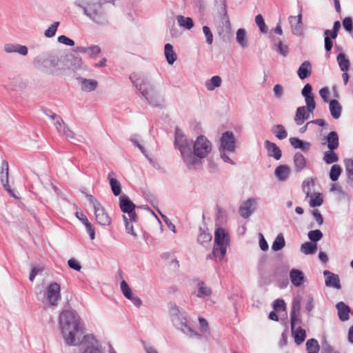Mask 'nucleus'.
<instances>
[{
	"mask_svg": "<svg viewBox=\"0 0 353 353\" xmlns=\"http://www.w3.org/2000/svg\"><path fill=\"white\" fill-rule=\"evenodd\" d=\"M59 324L65 342L75 345V337L81 330V318L76 311L66 310L59 314Z\"/></svg>",
	"mask_w": 353,
	"mask_h": 353,
	"instance_id": "obj_1",
	"label": "nucleus"
},
{
	"mask_svg": "<svg viewBox=\"0 0 353 353\" xmlns=\"http://www.w3.org/2000/svg\"><path fill=\"white\" fill-rule=\"evenodd\" d=\"M129 78L133 85L151 106L161 107L163 99L157 92L154 85L146 79H141L135 73H132Z\"/></svg>",
	"mask_w": 353,
	"mask_h": 353,
	"instance_id": "obj_2",
	"label": "nucleus"
},
{
	"mask_svg": "<svg viewBox=\"0 0 353 353\" xmlns=\"http://www.w3.org/2000/svg\"><path fill=\"white\" fill-rule=\"evenodd\" d=\"M74 4L83 11L84 15L96 24L105 26L109 23L107 14L100 3L88 0H76Z\"/></svg>",
	"mask_w": 353,
	"mask_h": 353,
	"instance_id": "obj_3",
	"label": "nucleus"
},
{
	"mask_svg": "<svg viewBox=\"0 0 353 353\" xmlns=\"http://www.w3.org/2000/svg\"><path fill=\"white\" fill-rule=\"evenodd\" d=\"M174 145L180 150L182 159L189 169L200 162L199 159L192 154L194 145L192 140L188 139L179 128L175 129Z\"/></svg>",
	"mask_w": 353,
	"mask_h": 353,
	"instance_id": "obj_4",
	"label": "nucleus"
},
{
	"mask_svg": "<svg viewBox=\"0 0 353 353\" xmlns=\"http://www.w3.org/2000/svg\"><path fill=\"white\" fill-rule=\"evenodd\" d=\"M61 62L59 56L54 52H43L37 55L32 61L34 66L45 72L53 74Z\"/></svg>",
	"mask_w": 353,
	"mask_h": 353,
	"instance_id": "obj_5",
	"label": "nucleus"
},
{
	"mask_svg": "<svg viewBox=\"0 0 353 353\" xmlns=\"http://www.w3.org/2000/svg\"><path fill=\"white\" fill-rule=\"evenodd\" d=\"M228 243L229 239L225 230L218 228L214 234V246L212 250L214 256H219L220 259H223L226 254Z\"/></svg>",
	"mask_w": 353,
	"mask_h": 353,
	"instance_id": "obj_6",
	"label": "nucleus"
},
{
	"mask_svg": "<svg viewBox=\"0 0 353 353\" xmlns=\"http://www.w3.org/2000/svg\"><path fill=\"white\" fill-rule=\"evenodd\" d=\"M83 193L85 194L90 203L92 205L98 223L101 225H109L111 223V219L101 204L92 195L83 192Z\"/></svg>",
	"mask_w": 353,
	"mask_h": 353,
	"instance_id": "obj_7",
	"label": "nucleus"
},
{
	"mask_svg": "<svg viewBox=\"0 0 353 353\" xmlns=\"http://www.w3.org/2000/svg\"><path fill=\"white\" fill-rule=\"evenodd\" d=\"M212 151L211 142L203 135L199 136L193 145L192 154L196 159L205 158Z\"/></svg>",
	"mask_w": 353,
	"mask_h": 353,
	"instance_id": "obj_8",
	"label": "nucleus"
},
{
	"mask_svg": "<svg viewBox=\"0 0 353 353\" xmlns=\"http://www.w3.org/2000/svg\"><path fill=\"white\" fill-rule=\"evenodd\" d=\"M119 207L121 210L127 214L128 218L131 222H137L138 216L135 212L136 205L125 195H121L119 197Z\"/></svg>",
	"mask_w": 353,
	"mask_h": 353,
	"instance_id": "obj_9",
	"label": "nucleus"
},
{
	"mask_svg": "<svg viewBox=\"0 0 353 353\" xmlns=\"http://www.w3.org/2000/svg\"><path fill=\"white\" fill-rule=\"evenodd\" d=\"M172 321L174 325L181 330L184 334L190 336V337H196L201 339L202 335L194 332L188 324L187 319L181 314L178 316H174L172 318Z\"/></svg>",
	"mask_w": 353,
	"mask_h": 353,
	"instance_id": "obj_10",
	"label": "nucleus"
},
{
	"mask_svg": "<svg viewBox=\"0 0 353 353\" xmlns=\"http://www.w3.org/2000/svg\"><path fill=\"white\" fill-rule=\"evenodd\" d=\"M220 143L219 150H226L228 152H235L236 139L232 132L226 131L223 132L220 139Z\"/></svg>",
	"mask_w": 353,
	"mask_h": 353,
	"instance_id": "obj_11",
	"label": "nucleus"
},
{
	"mask_svg": "<svg viewBox=\"0 0 353 353\" xmlns=\"http://www.w3.org/2000/svg\"><path fill=\"white\" fill-rule=\"evenodd\" d=\"M61 287L57 282L50 283L47 288V299L51 305L57 306L61 299Z\"/></svg>",
	"mask_w": 353,
	"mask_h": 353,
	"instance_id": "obj_12",
	"label": "nucleus"
},
{
	"mask_svg": "<svg viewBox=\"0 0 353 353\" xmlns=\"http://www.w3.org/2000/svg\"><path fill=\"white\" fill-rule=\"evenodd\" d=\"M301 299L299 297L294 299L290 311V325L291 330L295 327L296 324H301L302 321L300 318Z\"/></svg>",
	"mask_w": 353,
	"mask_h": 353,
	"instance_id": "obj_13",
	"label": "nucleus"
},
{
	"mask_svg": "<svg viewBox=\"0 0 353 353\" xmlns=\"http://www.w3.org/2000/svg\"><path fill=\"white\" fill-rule=\"evenodd\" d=\"M301 94L305 98L307 110L309 112L313 113L316 108V102L312 94V87L310 83L304 85L301 90Z\"/></svg>",
	"mask_w": 353,
	"mask_h": 353,
	"instance_id": "obj_14",
	"label": "nucleus"
},
{
	"mask_svg": "<svg viewBox=\"0 0 353 353\" xmlns=\"http://www.w3.org/2000/svg\"><path fill=\"white\" fill-rule=\"evenodd\" d=\"M256 210V200L250 198L241 205L239 212L240 215L245 219L248 218Z\"/></svg>",
	"mask_w": 353,
	"mask_h": 353,
	"instance_id": "obj_15",
	"label": "nucleus"
},
{
	"mask_svg": "<svg viewBox=\"0 0 353 353\" xmlns=\"http://www.w3.org/2000/svg\"><path fill=\"white\" fill-rule=\"evenodd\" d=\"M65 63H64V67L61 68V69H71L72 70H77L81 68L82 66V59L81 58L74 54H69L65 57L64 59Z\"/></svg>",
	"mask_w": 353,
	"mask_h": 353,
	"instance_id": "obj_16",
	"label": "nucleus"
},
{
	"mask_svg": "<svg viewBox=\"0 0 353 353\" xmlns=\"http://www.w3.org/2000/svg\"><path fill=\"white\" fill-rule=\"evenodd\" d=\"M3 50L7 54L17 53L21 56H26L28 53V48L19 43H6L3 46Z\"/></svg>",
	"mask_w": 353,
	"mask_h": 353,
	"instance_id": "obj_17",
	"label": "nucleus"
},
{
	"mask_svg": "<svg viewBox=\"0 0 353 353\" xmlns=\"http://www.w3.org/2000/svg\"><path fill=\"white\" fill-rule=\"evenodd\" d=\"M323 275L325 277V283L327 287H332L336 289H341L340 279L337 274L329 270H325Z\"/></svg>",
	"mask_w": 353,
	"mask_h": 353,
	"instance_id": "obj_18",
	"label": "nucleus"
},
{
	"mask_svg": "<svg viewBox=\"0 0 353 353\" xmlns=\"http://www.w3.org/2000/svg\"><path fill=\"white\" fill-rule=\"evenodd\" d=\"M0 179L4 188L13 196H15L8 184V163L3 161L1 163V171L0 172Z\"/></svg>",
	"mask_w": 353,
	"mask_h": 353,
	"instance_id": "obj_19",
	"label": "nucleus"
},
{
	"mask_svg": "<svg viewBox=\"0 0 353 353\" xmlns=\"http://www.w3.org/2000/svg\"><path fill=\"white\" fill-rule=\"evenodd\" d=\"M90 339L94 341L93 336L85 335L83 336V341L81 343V349H83L82 353H100V350L92 342L89 345H86L90 341Z\"/></svg>",
	"mask_w": 353,
	"mask_h": 353,
	"instance_id": "obj_20",
	"label": "nucleus"
},
{
	"mask_svg": "<svg viewBox=\"0 0 353 353\" xmlns=\"http://www.w3.org/2000/svg\"><path fill=\"white\" fill-rule=\"evenodd\" d=\"M264 145L269 157H274L276 160H279L281 158L282 152L276 143L266 140Z\"/></svg>",
	"mask_w": 353,
	"mask_h": 353,
	"instance_id": "obj_21",
	"label": "nucleus"
},
{
	"mask_svg": "<svg viewBox=\"0 0 353 353\" xmlns=\"http://www.w3.org/2000/svg\"><path fill=\"white\" fill-rule=\"evenodd\" d=\"M290 279L294 286L300 287L305 281V276L301 270L292 269L290 272Z\"/></svg>",
	"mask_w": 353,
	"mask_h": 353,
	"instance_id": "obj_22",
	"label": "nucleus"
},
{
	"mask_svg": "<svg viewBox=\"0 0 353 353\" xmlns=\"http://www.w3.org/2000/svg\"><path fill=\"white\" fill-rule=\"evenodd\" d=\"M310 113L305 106H300L296 109L294 121L297 125H301L305 120L310 118Z\"/></svg>",
	"mask_w": 353,
	"mask_h": 353,
	"instance_id": "obj_23",
	"label": "nucleus"
},
{
	"mask_svg": "<svg viewBox=\"0 0 353 353\" xmlns=\"http://www.w3.org/2000/svg\"><path fill=\"white\" fill-rule=\"evenodd\" d=\"M336 307L338 311L339 319L341 321H345L350 319V307L341 301L336 304Z\"/></svg>",
	"mask_w": 353,
	"mask_h": 353,
	"instance_id": "obj_24",
	"label": "nucleus"
},
{
	"mask_svg": "<svg viewBox=\"0 0 353 353\" xmlns=\"http://www.w3.org/2000/svg\"><path fill=\"white\" fill-rule=\"evenodd\" d=\"M324 140L327 143V148L329 150H335L338 148L339 145V135L335 131H332L325 137Z\"/></svg>",
	"mask_w": 353,
	"mask_h": 353,
	"instance_id": "obj_25",
	"label": "nucleus"
},
{
	"mask_svg": "<svg viewBox=\"0 0 353 353\" xmlns=\"http://www.w3.org/2000/svg\"><path fill=\"white\" fill-rule=\"evenodd\" d=\"M312 65L310 61H305L299 66L297 70V74L300 79L303 80L311 75Z\"/></svg>",
	"mask_w": 353,
	"mask_h": 353,
	"instance_id": "obj_26",
	"label": "nucleus"
},
{
	"mask_svg": "<svg viewBox=\"0 0 353 353\" xmlns=\"http://www.w3.org/2000/svg\"><path fill=\"white\" fill-rule=\"evenodd\" d=\"M290 168L287 165H281L276 167L274 171V174L276 177L280 181H286L290 176Z\"/></svg>",
	"mask_w": 353,
	"mask_h": 353,
	"instance_id": "obj_27",
	"label": "nucleus"
},
{
	"mask_svg": "<svg viewBox=\"0 0 353 353\" xmlns=\"http://www.w3.org/2000/svg\"><path fill=\"white\" fill-rule=\"evenodd\" d=\"M77 79L81 83V90L85 92H91L94 90L98 85L96 80L94 79H86L82 77H78Z\"/></svg>",
	"mask_w": 353,
	"mask_h": 353,
	"instance_id": "obj_28",
	"label": "nucleus"
},
{
	"mask_svg": "<svg viewBox=\"0 0 353 353\" xmlns=\"http://www.w3.org/2000/svg\"><path fill=\"white\" fill-rule=\"evenodd\" d=\"M291 145L296 149H301L303 152H307L310 150L311 144L301 140L296 137H291L289 139Z\"/></svg>",
	"mask_w": 353,
	"mask_h": 353,
	"instance_id": "obj_29",
	"label": "nucleus"
},
{
	"mask_svg": "<svg viewBox=\"0 0 353 353\" xmlns=\"http://www.w3.org/2000/svg\"><path fill=\"white\" fill-rule=\"evenodd\" d=\"M113 174V172L109 173L108 174V179L109 180L110 185L113 194L115 196H118L121 193V185L117 179L112 177V175Z\"/></svg>",
	"mask_w": 353,
	"mask_h": 353,
	"instance_id": "obj_30",
	"label": "nucleus"
},
{
	"mask_svg": "<svg viewBox=\"0 0 353 353\" xmlns=\"http://www.w3.org/2000/svg\"><path fill=\"white\" fill-rule=\"evenodd\" d=\"M294 165L296 172H301L306 166V159L304 156L300 153L296 152L293 157Z\"/></svg>",
	"mask_w": 353,
	"mask_h": 353,
	"instance_id": "obj_31",
	"label": "nucleus"
},
{
	"mask_svg": "<svg viewBox=\"0 0 353 353\" xmlns=\"http://www.w3.org/2000/svg\"><path fill=\"white\" fill-rule=\"evenodd\" d=\"M342 107L339 102L336 99H332L330 101V112L331 116L334 119H338L341 117Z\"/></svg>",
	"mask_w": 353,
	"mask_h": 353,
	"instance_id": "obj_32",
	"label": "nucleus"
},
{
	"mask_svg": "<svg viewBox=\"0 0 353 353\" xmlns=\"http://www.w3.org/2000/svg\"><path fill=\"white\" fill-rule=\"evenodd\" d=\"M212 239V236L210 232L200 228V234L197 239V241L200 245L203 247H208L210 245Z\"/></svg>",
	"mask_w": 353,
	"mask_h": 353,
	"instance_id": "obj_33",
	"label": "nucleus"
},
{
	"mask_svg": "<svg viewBox=\"0 0 353 353\" xmlns=\"http://www.w3.org/2000/svg\"><path fill=\"white\" fill-rule=\"evenodd\" d=\"M236 42L242 48H245L248 46V41L247 38L246 31L243 28H239L236 31Z\"/></svg>",
	"mask_w": 353,
	"mask_h": 353,
	"instance_id": "obj_34",
	"label": "nucleus"
},
{
	"mask_svg": "<svg viewBox=\"0 0 353 353\" xmlns=\"http://www.w3.org/2000/svg\"><path fill=\"white\" fill-rule=\"evenodd\" d=\"M164 53L168 63L172 65L176 60V54L173 50V47L170 43H166L164 47Z\"/></svg>",
	"mask_w": 353,
	"mask_h": 353,
	"instance_id": "obj_35",
	"label": "nucleus"
},
{
	"mask_svg": "<svg viewBox=\"0 0 353 353\" xmlns=\"http://www.w3.org/2000/svg\"><path fill=\"white\" fill-rule=\"evenodd\" d=\"M294 338V342L296 345L301 344L306 338V332L301 326L298 327L296 330L294 329L292 331Z\"/></svg>",
	"mask_w": 353,
	"mask_h": 353,
	"instance_id": "obj_36",
	"label": "nucleus"
},
{
	"mask_svg": "<svg viewBox=\"0 0 353 353\" xmlns=\"http://www.w3.org/2000/svg\"><path fill=\"white\" fill-rule=\"evenodd\" d=\"M272 132L275 137L280 140H283L288 137V132L281 124L274 125L272 128Z\"/></svg>",
	"mask_w": 353,
	"mask_h": 353,
	"instance_id": "obj_37",
	"label": "nucleus"
},
{
	"mask_svg": "<svg viewBox=\"0 0 353 353\" xmlns=\"http://www.w3.org/2000/svg\"><path fill=\"white\" fill-rule=\"evenodd\" d=\"M211 294H212L211 288L208 287L204 282L201 281L198 283V292L196 293L197 297L204 298L206 296H209Z\"/></svg>",
	"mask_w": 353,
	"mask_h": 353,
	"instance_id": "obj_38",
	"label": "nucleus"
},
{
	"mask_svg": "<svg viewBox=\"0 0 353 353\" xmlns=\"http://www.w3.org/2000/svg\"><path fill=\"white\" fill-rule=\"evenodd\" d=\"M336 60L341 71L346 72L349 70L350 65V61L344 53H340L337 56Z\"/></svg>",
	"mask_w": 353,
	"mask_h": 353,
	"instance_id": "obj_39",
	"label": "nucleus"
},
{
	"mask_svg": "<svg viewBox=\"0 0 353 353\" xmlns=\"http://www.w3.org/2000/svg\"><path fill=\"white\" fill-rule=\"evenodd\" d=\"M272 42L276 46L275 50L278 53L283 57H286L288 54L289 48L287 45L283 44L281 40L275 38L272 39Z\"/></svg>",
	"mask_w": 353,
	"mask_h": 353,
	"instance_id": "obj_40",
	"label": "nucleus"
},
{
	"mask_svg": "<svg viewBox=\"0 0 353 353\" xmlns=\"http://www.w3.org/2000/svg\"><path fill=\"white\" fill-rule=\"evenodd\" d=\"M345 167L348 181L353 188V159H345Z\"/></svg>",
	"mask_w": 353,
	"mask_h": 353,
	"instance_id": "obj_41",
	"label": "nucleus"
},
{
	"mask_svg": "<svg viewBox=\"0 0 353 353\" xmlns=\"http://www.w3.org/2000/svg\"><path fill=\"white\" fill-rule=\"evenodd\" d=\"M317 250L316 243L306 242L301 245V251L305 254H312Z\"/></svg>",
	"mask_w": 353,
	"mask_h": 353,
	"instance_id": "obj_42",
	"label": "nucleus"
},
{
	"mask_svg": "<svg viewBox=\"0 0 353 353\" xmlns=\"http://www.w3.org/2000/svg\"><path fill=\"white\" fill-rule=\"evenodd\" d=\"M221 84V79L219 76H214L205 82V87L208 90H213Z\"/></svg>",
	"mask_w": 353,
	"mask_h": 353,
	"instance_id": "obj_43",
	"label": "nucleus"
},
{
	"mask_svg": "<svg viewBox=\"0 0 353 353\" xmlns=\"http://www.w3.org/2000/svg\"><path fill=\"white\" fill-rule=\"evenodd\" d=\"M285 241L282 234H279L272 245V250L277 252L284 248Z\"/></svg>",
	"mask_w": 353,
	"mask_h": 353,
	"instance_id": "obj_44",
	"label": "nucleus"
},
{
	"mask_svg": "<svg viewBox=\"0 0 353 353\" xmlns=\"http://www.w3.org/2000/svg\"><path fill=\"white\" fill-rule=\"evenodd\" d=\"M305 345L307 353H319L320 347L316 339H308Z\"/></svg>",
	"mask_w": 353,
	"mask_h": 353,
	"instance_id": "obj_45",
	"label": "nucleus"
},
{
	"mask_svg": "<svg viewBox=\"0 0 353 353\" xmlns=\"http://www.w3.org/2000/svg\"><path fill=\"white\" fill-rule=\"evenodd\" d=\"M177 21L180 26L184 27L188 30H190L194 26L193 21L190 17L179 15L177 16Z\"/></svg>",
	"mask_w": 353,
	"mask_h": 353,
	"instance_id": "obj_46",
	"label": "nucleus"
},
{
	"mask_svg": "<svg viewBox=\"0 0 353 353\" xmlns=\"http://www.w3.org/2000/svg\"><path fill=\"white\" fill-rule=\"evenodd\" d=\"M339 157L337 154L334 152V150H329L324 152L323 155V161L327 164H332L338 161Z\"/></svg>",
	"mask_w": 353,
	"mask_h": 353,
	"instance_id": "obj_47",
	"label": "nucleus"
},
{
	"mask_svg": "<svg viewBox=\"0 0 353 353\" xmlns=\"http://www.w3.org/2000/svg\"><path fill=\"white\" fill-rule=\"evenodd\" d=\"M219 13L220 17L222 19V20L225 21V26L230 27V23L229 17L228 15V12H227L226 5H225L224 1H221L220 9L219 10Z\"/></svg>",
	"mask_w": 353,
	"mask_h": 353,
	"instance_id": "obj_48",
	"label": "nucleus"
},
{
	"mask_svg": "<svg viewBox=\"0 0 353 353\" xmlns=\"http://www.w3.org/2000/svg\"><path fill=\"white\" fill-rule=\"evenodd\" d=\"M342 169L339 165H333L330 169V178L332 181H336L340 176Z\"/></svg>",
	"mask_w": 353,
	"mask_h": 353,
	"instance_id": "obj_49",
	"label": "nucleus"
},
{
	"mask_svg": "<svg viewBox=\"0 0 353 353\" xmlns=\"http://www.w3.org/2000/svg\"><path fill=\"white\" fill-rule=\"evenodd\" d=\"M296 19L295 17L290 16L289 17V22L291 25L292 32L294 34L299 36L302 34V27L301 23H294V20Z\"/></svg>",
	"mask_w": 353,
	"mask_h": 353,
	"instance_id": "obj_50",
	"label": "nucleus"
},
{
	"mask_svg": "<svg viewBox=\"0 0 353 353\" xmlns=\"http://www.w3.org/2000/svg\"><path fill=\"white\" fill-rule=\"evenodd\" d=\"M309 239L316 243V242L320 241L323 237V233L319 230H311L308 232Z\"/></svg>",
	"mask_w": 353,
	"mask_h": 353,
	"instance_id": "obj_51",
	"label": "nucleus"
},
{
	"mask_svg": "<svg viewBox=\"0 0 353 353\" xmlns=\"http://www.w3.org/2000/svg\"><path fill=\"white\" fill-rule=\"evenodd\" d=\"M59 21H55L51 26L45 30L44 35L48 38L54 37L56 34L58 26H59Z\"/></svg>",
	"mask_w": 353,
	"mask_h": 353,
	"instance_id": "obj_52",
	"label": "nucleus"
},
{
	"mask_svg": "<svg viewBox=\"0 0 353 353\" xmlns=\"http://www.w3.org/2000/svg\"><path fill=\"white\" fill-rule=\"evenodd\" d=\"M323 200L321 194L318 193L314 196H311V199L310 201V205L312 208H315L320 206L323 204Z\"/></svg>",
	"mask_w": 353,
	"mask_h": 353,
	"instance_id": "obj_53",
	"label": "nucleus"
},
{
	"mask_svg": "<svg viewBox=\"0 0 353 353\" xmlns=\"http://www.w3.org/2000/svg\"><path fill=\"white\" fill-rule=\"evenodd\" d=\"M121 290L126 299H130L132 295V292L127 282L123 280L121 282Z\"/></svg>",
	"mask_w": 353,
	"mask_h": 353,
	"instance_id": "obj_54",
	"label": "nucleus"
},
{
	"mask_svg": "<svg viewBox=\"0 0 353 353\" xmlns=\"http://www.w3.org/2000/svg\"><path fill=\"white\" fill-rule=\"evenodd\" d=\"M255 23L259 26L260 31L262 33H266L268 31V27L265 25L263 17L261 14H258L255 17Z\"/></svg>",
	"mask_w": 353,
	"mask_h": 353,
	"instance_id": "obj_55",
	"label": "nucleus"
},
{
	"mask_svg": "<svg viewBox=\"0 0 353 353\" xmlns=\"http://www.w3.org/2000/svg\"><path fill=\"white\" fill-rule=\"evenodd\" d=\"M123 219L125 222V226L127 232L133 236L137 237V234L134 230L133 225L132 224V222H131L129 220V218H128V216L125 214L123 215Z\"/></svg>",
	"mask_w": 353,
	"mask_h": 353,
	"instance_id": "obj_56",
	"label": "nucleus"
},
{
	"mask_svg": "<svg viewBox=\"0 0 353 353\" xmlns=\"http://www.w3.org/2000/svg\"><path fill=\"white\" fill-rule=\"evenodd\" d=\"M83 225L85 227L86 231L88 233L90 238L93 240L95 238V231L92 225L89 222L88 218H83Z\"/></svg>",
	"mask_w": 353,
	"mask_h": 353,
	"instance_id": "obj_57",
	"label": "nucleus"
},
{
	"mask_svg": "<svg viewBox=\"0 0 353 353\" xmlns=\"http://www.w3.org/2000/svg\"><path fill=\"white\" fill-rule=\"evenodd\" d=\"M63 132V134L66 137V138L70 141H72L73 143H75L74 141H79V140L76 138L75 134L68 128V125H64Z\"/></svg>",
	"mask_w": 353,
	"mask_h": 353,
	"instance_id": "obj_58",
	"label": "nucleus"
},
{
	"mask_svg": "<svg viewBox=\"0 0 353 353\" xmlns=\"http://www.w3.org/2000/svg\"><path fill=\"white\" fill-rule=\"evenodd\" d=\"M137 137L138 136L137 134L132 135L130 139V141L132 142V143L141 150V152L145 155V157L148 159L150 160V161H152V159L148 157L146 150H145L143 146H142L137 141Z\"/></svg>",
	"mask_w": 353,
	"mask_h": 353,
	"instance_id": "obj_59",
	"label": "nucleus"
},
{
	"mask_svg": "<svg viewBox=\"0 0 353 353\" xmlns=\"http://www.w3.org/2000/svg\"><path fill=\"white\" fill-rule=\"evenodd\" d=\"M203 32L205 37V42L208 45H212L213 43V34L210 28L207 26H203Z\"/></svg>",
	"mask_w": 353,
	"mask_h": 353,
	"instance_id": "obj_60",
	"label": "nucleus"
},
{
	"mask_svg": "<svg viewBox=\"0 0 353 353\" xmlns=\"http://www.w3.org/2000/svg\"><path fill=\"white\" fill-rule=\"evenodd\" d=\"M343 26L347 32L352 33L353 31V21L352 17H347L344 18L343 20Z\"/></svg>",
	"mask_w": 353,
	"mask_h": 353,
	"instance_id": "obj_61",
	"label": "nucleus"
},
{
	"mask_svg": "<svg viewBox=\"0 0 353 353\" xmlns=\"http://www.w3.org/2000/svg\"><path fill=\"white\" fill-rule=\"evenodd\" d=\"M273 308L275 311H284L286 309L285 303L283 299H278L273 303Z\"/></svg>",
	"mask_w": 353,
	"mask_h": 353,
	"instance_id": "obj_62",
	"label": "nucleus"
},
{
	"mask_svg": "<svg viewBox=\"0 0 353 353\" xmlns=\"http://www.w3.org/2000/svg\"><path fill=\"white\" fill-rule=\"evenodd\" d=\"M101 48L97 45H94L88 47V54L90 56L94 59L97 57V56L101 53Z\"/></svg>",
	"mask_w": 353,
	"mask_h": 353,
	"instance_id": "obj_63",
	"label": "nucleus"
},
{
	"mask_svg": "<svg viewBox=\"0 0 353 353\" xmlns=\"http://www.w3.org/2000/svg\"><path fill=\"white\" fill-rule=\"evenodd\" d=\"M57 41L59 43L66 45L68 46H74V41L72 39H70L69 37H68L65 35H61V36L58 37Z\"/></svg>",
	"mask_w": 353,
	"mask_h": 353,
	"instance_id": "obj_64",
	"label": "nucleus"
}]
</instances>
